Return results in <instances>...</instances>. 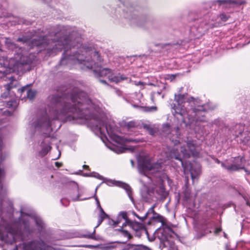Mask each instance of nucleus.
Listing matches in <instances>:
<instances>
[{
	"label": "nucleus",
	"mask_w": 250,
	"mask_h": 250,
	"mask_svg": "<svg viewBox=\"0 0 250 250\" xmlns=\"http://www.w3.org/2000/svg\"><path fill=\"white\" fill-rule=\"evenodd\" d=\"M155 207V205H153L152 207L149 208L147 211L145 215L143 216V218L146 219L147 217H149V215L154 214L155 212L154 209Z\"/></svg>",
	"instance_id": "nucleus-30"
},
{
	"label": "nucleus",
	"mask_w": 250,
	"mask_h": 250,
	"mask_svg": "<svg viewBox=\"0 0 250 250\" xmlns=\"http://www.w3.org/2000/svg\"><path fill=\"white\" fill-rule=\"evenodd\" d=\"M95 229H96L94 228V229L92 233L90 232H87L83 234L82 235V236L84 238L92 239H94V240L97 239L95 236V232H96Z\"/></svg>",
	"instance_id": "nucleus-27"
},
{
	"label": "nucleus",
	"mask_w": 250,
	"mask_h": 250,
	"mask_svg": "<svg viewBox=\"0 0 250 250\" xmlns=\"http://www.w3.org/2000/svg\"><path fill=\"white\" fill-rule=\"evenodd\" d=\"M220 120L219 119H216L213 122L212 124L214 125H215L217 126L219 125H220Z\"/></svg>",
	"instance_id": "nucleus-43"
},
{
	"label": "nucleus",
	"mask_w": 250,
	"mask_h": 250,
	"mask_svg": "<svg viewBox=\"0 0 250 250\" xmlns=\"http://www.w3.org/2000/svg\"><path fill=\"white\" fill-rule=\"evenodd\" d=\"M48 139V138H45L41 144L42 150L39 151V155L41 157L46 155L51 148L50 143Z\"/></svg>",
	"instance_id": "nucleus-17"
},
{
	"label": "nucleus",
	"mask_w": 250,
	"mask_h": 250,
	"mask_svg": "<svg viewBox=\"0 0 250 250\" xmlns=\"http://www.w3.org/2000/svg\"><path fill=\"white\" fill-rule=\"evenodd\" d=\"M5 44L6 48L14 52V57L9 63V67L13 72H23V66L30 64L32 60L27 56L26 50L22 47H19L10 39L5 38Z\"/></svg>",
	"instance_id": "nucleus-7"
},
{
	"label": "nucleus",
	"mask_w": 250,
	"mask_h": 250,
	"mask_svg": "<svg viewBox=\"0 0 250 250\" xmlns=\"http://www.w3.org/2000/svg\"><path fill=\"white\" fill-rule=\"evenodd\" d=\"M64 201H66V199H62V200H61V203H62V205H64V206H66L67 205H64V203H63V202H64Z\"/></svg>",
	"instance_id": "nucleus-52"
},
{
	"label": "nucleus",
	"mask_w": 250,
	"mask_h": 250,
	"mask_svg": "<svg viewBox=\"0 0 250 250\" xmlns=\"http://www.w3.org/2000/svg\"><path fill=\"white\" fill-rule=\"evenodd\" d=\"M244 0H216L214 3H218L219 5H232L237 6L244 4Z\"/></svg>",
	"instance_id": "nucleus-15"
},
{
	"label": "nucleus",
	"mask_w": 250,
	"mask_h": 250,
	"mask_svg": "<svg viewBox=\"0 0 250 250\" xmlns=\"http://www.w3.org/2000/svg\"><path fill=\"white\" fill-rule=\"evenodd\" d=\"M28 213H25L21 209V217L17 224V229H14L8 226L0 228V239L6 243L12 244L16 243L18 239L21 241L25 240L33 232V229L30 227V219Z\"/></svg>",
	"instance_id": "nucleus-5"
},
{
	"label": "nucleus",
	"mask_w": 250,
	"mask_h": 250,
	"mask_svg": "<svg viewBox=\"0 0 250 250\" xmlns=\"http://www.w3.org/2000/svg\"><path fill=\"white\" fill-rule=\"evenodd\" d=\"M51 0H42V1L45 3H49L51 2Z\"/></svg>",
	"instance_id": "nucleus-50"
},
{
	"label": "nucleus",
	"mask_w": 250,
	"mask_h": 250,
	"mask_svg": "<svg viewBox=\"0 0 250 250\" xmlns=\"http://www.w3.org/2000/svg\"><path fill=\"white\" fill-rule=\"evenodd\" d=\"M139 123L135 121H131L127 122H125L124 126L127 128L128 130H131L133 128H138Z\"/></svg>",
	"instance_id": "nucleus-25"
},
{
	"label": "nucleus",
	"mask_w": 250,
	"mask_h": 250,
	"mask_svg": "<svg viewBox=\"0 0 250 250\" xmlns=\"http://www.w3.org/2000/svg\"><path fill=\"white\" fill-rule=\"evenodd\" d=\"M133 214L134 216H135L136 217H137L140 220H141V221H144L146 218H143V217H140L136 212H133Z\"/></svg>",
	"instance_id": "nucleus-41"
},
{
	"label": "nucleus",
	"mask_w": 250,
	"mask_h": 250,
	"mask_svg": "<svg viewBox=\"0 0 250 250\" xmlns=\"http://www.w3.org/2000/svg\"><path fill=\"white\" fill-rule=\"evenodd\" d=\"M163 223V217L158 213L155 212L149 217V220L147 222L148 225L154 224L155 223Z\"/></svg>",
	"instance_id": "nucleus-18"
},
{
	"label": "nucleus",
	"mask_w": 250,
	"mask_h": 250,
	"mask_svg": "<svg viewBox=\"0 0 250 250\" xmlns=\"http://www.w3.org/2000/svg\"><path fill=\"white\" fill-rule=\"evenodd\" d=\"M24 250H55L42 240H33L24 245Z\"/></svg>",
	"instance_id": "nucleus-12"
},
{
	"label": "nucleus",
	"mask_w": 250,
	"mask_h": 250,
	"mask_svg": "<svg viewBox=\"0 0 250 250\" xmlns=\"http://www.w3.org/2000/svg\"><path fill=\"white\" fill-rule=\"evenodd\" d=\"M160 240V248L161 250H177L174 241L176 233L169 227L166 226L162 229L158 228L155 233Z\"/></svg>",
	"instance_id": "nucleus-8"
},
{
	"label": "nucleus",
	"mask_w": 250,
	"mask_h": 250,
	"mask_svg": "<svg viewBox=\"0 0 250 250\" xmlns=\"http://www.w3.org/2000/svg\"><path fill=\"white\" fill-rule=\"evenodd\" d=\"M125 17L128 19L132 26L136 25L140 27H145L146 25L148 24L149 20L146 16H138L137 11L132 5L125 6L124 9Z\"/></svg>",
	"instance_id": "nucleus-9"
},
{
	"label": "nucleus",
	"mask_w": 250,
	"mask_h": 250,
	"mask_svg": "<svg viewBox=\"0 0 250 250\" xmlns=\"http://www.w3.org/2000/svg\"><path fill=\"white\" fill-rule=\"evenodd\" d=\"M119 230L121 235L126 237L127 238V240H128L131 237V235L128 231L124 230L122 228L120 229Z\"/></svg>",
	"instance_id": "nucleus-31"
},
{
	"label": "nucleus",
	"mask_w": 250,
	"mask_h": 250,
	"mask_svg": "<svg viewBox=\"0 0 250 250\" xmlns=\"http://www.w3.org/2000/svg\"><path fill=\"white\" fill-rule=\"evenodd\" d=\"M172 132H175V135H176V138H179L180 137V133L179 132V127H176L174 130H172Z\"/></svg>",
	"instance_id": "nucleus-34"
},
{
	"label": "nucleus",
	"mask_w": 250,
	"mask_h": 250,
	"mask_svg": "<svg viewBox=\"0 0 250 250\" xmlns=\"http://www.w3.org/2000/svg\"><path fill=\"white\" fill-rule=\"evenodd\" d=\"M108 223L110 225H112L114 226H116L117 225H118V224L119 223V222H118V221L116 222L112 219H109Z\"/></svg>",
	"instance_id": "nucleus-38"
},
{
	"label": "nucleus",
	"mask_w": 250,
	"mask_h": 250,
	"mask_svg": "<svg viewBox=\"0 0 250 250\" xmlns=\"http://www.w3.org/2000/svg\"><path fill=\"white\" fill-rule=\"evenodd\" d=\"M120 1H121L122 0H119Z\"/></svg>",
	"instance_id": "nucleus-59"
},
{
	"label": "nucleus",
	"mask_w": 250,
	"mask_h": 250,
	"mask_svg": "<svg viewBox=\"0 0 250 250\" xmlns=\"http://www.w3.org/2000/svg\"><path fill=\"white\" fill-rule=\"evenodd\" d=\"M83 167L85 169H87V168H89V167H88V166H87V165H83Z\"/></svg>",
	"instance_id": "nucleus-53"
},
{
	"label": "nucleus",
	"mask_w": 250,
	"mask_h": 250,
	"mask_svg": "<svg viewBox=\"0 0 250 250\" xmlns=\"http://www.w3.org/2000/svg\"><path fill=\"white\" fill-rule=\"evenodd\" d=\"M35 222L37 227L38 228V230L40 232L42 231L45 228V224L43 222V221L39 217H36L34 218Z\"/></svg>",
	"instance_id": "nucleus-26"
},
{
	"label": "nucleus",
	"mask_w": 250,
	"mask_h": 250,
	"mask_svg": "<svg viewBox=\"0 0 250 250\" xmlns=\"http://www.w3.org/2000/svg\"><path fill=\"white\" fill-rule=\"evenodd\" d=\"M220 18L221 19V20L224 21H227L228 19V16L226 14H220Z\"/></svg>",
	"instance_id": "nucleus-36"
},
{
	"label": "nucleus",
	"mask_w": 250,
	"mask_h": 250,
	"mask_svg": "<svg viewBox=\"0 0 250 250\" xmlns=\"http://www.w3.org/2000/svg\"><path fill=\"white\" fill-rule=\"evenodd\" d=\"M80 196V195L79 194H78L75 197L72 196V197H71V200L73 201H77L80 200L79 199Z\"/></svg>",
	"instance_id": "nucleus-40"
},
{
	"label": "nucleus",
	"mask_w": 250,
	"mask_h": 250,
	"mask_svg": "<svg viewBox=\"0 0 250 250\" xmlns=\"http://www.w3.org/2000/svg\"><path fill=\"white\" fill-rule=\"evenodd\" d=\"M18 92L21 93L25 92L27 97L30 100L33 99L36 95V91L31 89H29L27 86L23 87L21 89H19Z\"/></svg>",
	"instance_id": "nucleus-19"
},
{
	"label": "nucleus",
	"mask_w": 250,
	"mask_h": 250,
	"mask_svg": "<svg viewBox=\"0 0 250 250\" xmlns=\"http://www.w3.org/2000/svg\"><path fill=\"white\" fill-rule=\"evenodd\" d=\"M130 162L131 163L132 166H133L134 165V162L133 160H130Z\"/></svg>",
	"instance_id": "nucleus-54"
},
{
	"label": "nucleus",
	"mask_w": 250,
	"mask_h": 250,
	"mask_svg": "<svg viewBox=\"0 0 250 250\" xmlns=\"http://www.w3.org/2000/svg\"><path fill=\"white\" fill-rule=\"evenodd\" d=\"M143 127L144 129L148 131L149 134L153 135L154 134L155 131L154 129L152 127H151L149 125L146 124H143Z\"/></svg>",
	"instance_id": "nucleus-29"
},
{
	"label": "nucleus",
	"mask_w": 250,
	"mask_h": 250,
	"mask_svg": "<svg viewBox=\"0 0 250 250\" xmlns=\"http://www.w3.org/2000/svg\"><path fill=\"white\" fill-rule=\"evenodd\" d=\"M95 198L96 202V204L97 205V207L99 208L100 210H101V208H103L101 206L100 201L99 199H98L97 197L95 195Z\"/></svg>",
	"instance_id": "nucleus-39"
},
{
	"label": "nucleus",
	"mask_w": 250,
	"mask_h": 250,
	"mask_svg": "<svg viewBox=\"0 0 250 250\" xmlns=\"http://www.w3.org/2000/svg\"><path fill=\"white\" fill-rule=\"evenodd\" d=\"M89 176H92V177H96L99 179H103V177L102 176L100 175L99 173H96V172H92V173H91L90 174V175H89Z\"/></svg>",
	"instance_id": "nucleus-33"
},
{
	"label": "nucleus",
	"mask_w": 250,
	"mask_h": 250,
	"mask_svg": "<svg viewBox=\"0 0 250 250\" xmlns=\"http://www.w3.org/2000/svg\"><path fill=\"white\" fill-rule=\"evenodd\" d=\"M160 93H161L160 92H158V94H160Z\"/></svg>",
	"instance_id": "nucleus-58"
},
{
	"label": "nucleus",
	"mask_w": 250,
	"mask_h": 250,
	"mask_svg": "<svg viewBox=\"0 0 250 250\" xmlns=\"http://www.w3.org/2000/svg\"><path fill=\"white\" fill-rule=\"evenodd\" d=\"M10 82L9 83L5 84L4 87L5 90H11L12 89L16 87L18 84V82L15 80L13 77H11L9 79Z\"/></svg>",
	"instance_id": "nucleus-22"
},
{
	"label": "nucleus",
	"mask_w": 250,
	"mask_h": 250,
	"mask_svg": "<svg viewBox=\"0 0 250 250\" xmlns=\"http://www.w3.org/2000/svg\"><path fill=\"white\" fill-rule=\"evenodd\" d=\"M108 79L110 82H114L116 83H120L125 80H127L129 82H130L131 79L126 77L124 74H121L119 73L118 75H116L113 74L112 72L110 75H108Z\"/></svg>",
	"instance_id": "nucleus-16"
},
{
	"label": "nucleus",
	"mask_w": 250,
	"mask_h": 250,
	"mask_svg": "<svg viewBox=\"0 0 250 250\" xmlns=\"http://www.w3.org/2000/svg\"><path fill=\"white\" fill-rule=\"evenodd\" d=\"M104 182L109 186L115 185L125 189L132 202L134 203V199L132 196L131 188L129 185L120 181H112L111 180H106Z\"/></svg>",
	"instance_id": "nucleus-14"
},
{
	"label": "nucleus",
	"mask_w": 250,
	"mask_h": 250,
	"mask_svg": "<svg viewBox=\"0 0 250 250\" xmlns=\"http://www.w3.org/2000/svg\"><path fill=\"white\" fill-rule=\"evenodd\" d=\"M3 147V144L0 138V196L3 192L2 182L5 174L3 162L7 156L6 153L2 151Z\"/></svg>",
	"instance_id": "nucleus-13"
},
{
	"label": "nucleus",
	"mask_w": 250,
	"mask_h": 250,
	"mask_svg": "<svg viewBox=\"0 0 250 250\" xmlns=\"http://www.w3.org/2000/svg\"><path fill=\"white\" fill-rule=\"evenodd\" d=\"M99 81L103 83V84H107V83L106 82V81L104 80H102V79H99Z\"/></svg>",
	"instance_id": "nucleus-48"
},
{
	"label": "nucleus",
	"mask_w": 250,
	"mask_h": 250,
	"mask_svg": "<svg viewBox=\"0 0 250 250\" xmlns=\"http://www.w3.org/2000/svg\"><path fill=\"white\" fill-rule=\"evenodd\" d=\"M133 224H134V226H131L134 230L136 231H138L142 228V224L140 223H139L138 222H133Z\"/></svg>",
	"instance_id": "nucleus-32"
},
{
	"label": "nucleus",
	"mask_w": 250,
	"mask_h": 250,
	"mask_svg": "<svg viewBox=\"0 0 250 250\" xmlns=\"http://www.w3.org/2000/svg\"><path fill=\"white\" fill-rule=\"evenodd\" d=\"M183 89V87H181L179 88V90H178V93H181L182 94V90Z\"/></svg>",
	"instance_id": "nucleus-51"
},
{
	"label": "nucleus",
	"mask_w": 250,
	"mask_h": 250,
	"mask_svg": "<svg viewBox=\"0 0 250 250\" xmlns=\"http://www.w3.org/2000/svg\"><path fill=\"white\" fill-rule=\"evenodd\" d=\"M213 159L216 163L218 164H220L221 165V167L228 171H236L239 169L242 168V158L240 157L233 158L230 160L231 162L230 165L228 160H226L225 162H223L214 157L213 158Z\"/></svg>",
	"instance_id": "nucleus-10"
},
{
	"label": "nucleus",
	"mask_w": 250,
	"mask_h": 250,
	"mask_svg": "<svg viewBox=\"0 0 250 250\" xmlns=\"http://www.w3.org/2000/svg\"><path fill=\"white\" fill-rule=\"evenodd\" d=\"M126 149L125 148H121L120 149V153H123V152H124Z\"/></svg>",
	"instance_id": "nucleus-49"
},
{
	"label": "nucleus",
	"mask_w": 250,
	"mask_h": 250,
	"mask_svg": "<svg viewBox=\"0 0 250 250\" xmlns=\"http://www.w3.org/2000/svg\"><path fill=\"white\" fill-rule=\"evenodd\" d=\"M17 41L28 44L30 48L36 46L46 50L49 55H55L63 50L60 65L83 64L86 68L93 69L97 78H108L112 73L111 69L103 68L99 64L103 60L98 52L82 46L80 35L74 31L71 33L67 31L65 26L55 27L43 36L36 37L31 40L23 36Z\"/></svg>",
	"instance_id": "nucleus-2"
},
{
	"label": "nucleus",
	"mask_w": 250,
	"mask_h": 250,
	"mask_svg": "<svg viewBox=\"0 0 250 250\" xmlns=\"http://www.w3.org/2000/svg\"><path fill=\"white\" fill-rule=\"evenodd\" d=\"M129 141H130V142H133V141H135V140H129Z\"/></svg>",
	"instance_id": "nucleus-57"
},
{
	"label": "nucleus",
	"mask_w": 250,
	"mask_h": 250,
	"mask_svg": "<svg viewBox=\"0 0 250 250\" xmlns=\"http://www.w3.org/2000/svg\"><path fill=\"white\" fill-rule=\"evenodd\" d=\"M10 94V90H7L1 94V97L3 98H6Z\"/></svg>",
	"instance_id": "nucleus-35"
},
{
	"label": "nucleus",
	"mask_w": 250,
	"mask_h": 250,
	"mask_svg": "<svg viewBox=\"0 0 250 250\" xmlns=\"http://www.w3.org/2000/svg\"><path fill=\"white\" fill-rule=\"evenodd\" d=\"M124 250H150V249L142 245L127 244L124 248Z\"/></svg>",
	"instance_id": "nucleus-20"
},
{
	"label": "nucleus",
	"mask_w": 250,
	"mask_h": 250,
	"mask_svg": "<svg viewBox=\"0 0 250 250\" xmlns=\"http://www.w3.org/2000/svg\"><path fill=\"white\" fill-rule=\"evenodd\" d=\"M217 19V15L210 12H203L195 15L190 13L189 15V19L191 20L189 25L190 35L195 39H199L207 30L216 26Z\"/></svg>",
	"instance_id": "nucleus-6"
},
{
	"label": "nucleus",
	"mask_w": 250,
	"mask_h": 250,
	"mask_svg": "<svg viewBox=\"0 0 250 250\" xmlns=\"http://www.w3.org/2000/svg\"><path fill=\"white\" fill-rule=\"evenodd\" d=\"M221 230H222L221 228H220V227H219V228H216L215 229V230L214 233H215V234H217V233H219Z\"/></svg>",
	"instance_id": "nucleus-44"
},
{
	"label": "nucleus",
	"mask_w": 250,
	"mask_h": 250,
	"mask_svg": "<svg viewBox=\"0 0 250 250\" xmlns=\"http://www.w3.org/2000/svg\"><path fill=\"white\" fill-rule=\"evenodd\" d=\"M55 166L57 167H62V164L61 163H59V162H55Z\"/></svg>",
	"instance_id": "nucleus-47"
},
{
	"label": "nucleus",
	"mask_w": 250,
	"mask_h": 250,
	"mask_svg": "<svg viewBox=\"0 0 250 250\" xmlns=\"http://www.w3.org/2000/svg\"><path fill=\"white\" fill-rule=\"evenodd\" d=\"M185 196L187 200H188L190 198V194L188 193V191H185Z\"/></svg>",
	"instance_id": "nucleus-42"
},
{
	"label": "nucleus",
	"mask_w": 250,
	"mask_h": 250,
	"mask_svg": "<svg viewBox=\"0 0 250 250\" xmlns=\"http://www.w3.org/2000/svg\"><path fill=\"white\" fill-rule=\"evenodd\" d=\"M135 84L136 85H141V86L143 85V83L141 81H139L138 82H135Z\"/></svg>",
	"instance_id": "nucleus-46"
},
{
	"label": "nucleus",
	"mask_w": 250,
	"mask_h": 250,
	"mask_svg": "<svg viewBox=\"0 0 250 250\" xmlns=\"http://www.w3.org/2000/svg\"><path fill=\"white\" fill-rule=\"evenodd\" d=\"M236 129H238V132H235V135L236 137H238L240 135H242L244 131V126L240 125H236L235 126Z\"/></svg>",
	"instance_id": "nucleus-28"
},
{
	"label": "nucleus",
	"mask_w": 250,
	"mask_h": 250,
	"mask_svg": "<svg viewBox=\"0 0 250 250\" xmlns=\"http://www.w3.org/2000/svg\"><path fill=\"white\" fill-rule=\"evenodd\" d=\"M138 167L141 173H144L152 170L157 171L160 168L161 165L152 163L150 159L143 157L139 160Z\"/></svg>",
	"instance_id": "nucleus-11"
},
{
	"label": "nucleus",
	"mask_w": 250,
	"mask_h": 250,
	"mask_svg": "<svg viewBox=\"0 0 250 250\" xmlns=\"http://www.w3.org/2000/svg\"><path fill=\"white\" fill-rule=\"evenodd\" d=\"M250 136H246L245 138L242 140V142L244 144L246 145L248 143V142L250 141Z\"/></svg>",
	"instance_id": "nucleus-37"
},
{
	"label": "nucleus",
	"mask_w": 250,
	"mask_h": 250,
	"mask_svg": "<svg viewBox=\"0 0 250 250\" xmlns=\"http://www.w3.org/2000/svg\"><path fill=\"white\" fill-rule=\"evenodd\" d=\"M157 110V107L156 106H151L149 107V111H156Z\"/></svg>",
	"instance_id": "nucleus-45"
},
{
	"label": "nucleus",
	"mask_w": 250,
	"mask_h": 250,
	"mask_svg": "<svg viewBox=\"0 0 250 250\" xmlns=\"http://www.w3.org/2000/svg\"><path fill=\"white\" fill-rule=\"evenodd\" d=\"M156 192L159 196L158 198L160 200H165L167 196V193L163 185H160L156 188Z\"/></svg>",
	"instance_id": "nucleus-21"
},
{
	"label": "nucleus",
	"mask_w": 250,
	"mask_h": 250,
	"mask_svg": "<svg viewBox=\"0 0 250 250\" xmlns=\"http://www.w3.org/2000/svg\"><path fill=\"white\" fill-rule=\"evenodd\" d=\"M98 187H99L98 186V187L96 188V189H95V192L97 191V189H98Z\"/></svg>",
	"instance_id": "nucleus-56"
},
{
	"label": "nucleus",
	"mask_w": 250,
	"mask_h": 250,
	"mask_svg": "<svg viewBox=\"0 0 250 250\" xmlns=\"http://www.w3.org/2000/svg\"><path fill=\"white\" fill-rule=\"evenodd\" d=\"M187 94L178 93L174 95V100L177 104L171 105L172 113L174 116L179 115L181 116L184 123L186 119L188 123L195 124L198 122H206V113L209 109L213 108L209 107L208 104H202L201 101L199 98L193 97L187 98Z\"/></svg>",
	"instance_id": "nucleus-3"
},
{
	"label": "nucleus",
	"mask_w": 250,
	"mask_h": 250,
	"mask_svg": "<svg viewBox=\"0 0 250 250\" xmlns=\"http://www.w3.org/2000/svg\"><path fill=\"white\" fill-rule=\"evenodd\" d=\"M175 146L166 153L167 157L168 159H174L178 161L180 165L183 168L185 173L189 172L191 178L193 180L195 179L200 173V167L199 165L194 166L190 163L185 162L183 158H189L191 155L196 156L198 154V152L196 149V145L195 142L193 140H188L187 142V149L185 146L180 145L179 141L176 139L172 140Z\"/></svg>",
	"instance_id": "nucleus-4"
},
{
	"label": "nucleus",
	"mask_w": 250,
	"mask_h": 250,
	"mask_svg": "<svg viewBox=\"0 0 250 250\" xmlns=\"http://www.w3.org/2000/svg\"><path fill=\"white\" fill-rule=\"evenodd\" d=\"M171 77H172V79H174V78H175V76H174V75H172L171 76Z\"/></svg>",
	"instance_id": "nucleus-55"
},
{
	"label": "nucleus",
	"mask_w": 250,
	"mask_h": 250,
	"mask_svg": "<svg viewBox=\"0 0 250 250\" xmlns=\"http://www.w3.org/2000/svg\"><path fill=\"white\" fill-rule=\"evenodd\" d=\"M48 113L45 111L38 117L31 125L35 132L43 134L53 129H58L62 122L83 119L91 129L100 135L104 142L111 140L119 142L122 138L117 134L113 125L108 121L106 116L99 113L98 106L93 103L87 94L78 88H74L64 94L55 93L48 97Z\"/></svg>",
	"instance_id": "nucleus-1"
},
{
	"label": "nucleus",
	"mask_w": 250,
	"mask_h": 250,
	"mask_svg": "<svg viewBox=\"0 0 250 250\" xmlns=\"http://www.w3.org/2000/svg\"><path fill=\"white\" fill-rule=\"evenodd\" d=\"M120 216L125 220V222L123 224L122 227H125L126 225L129 226H134V224H133V222L129 220L127 216V213L125 211H122L120 213Z\"/></svg>",
	"instance_id": "nucleus-24"
},
{
	"label": "nucleus",
	"mask_w": 250,
	"mask_h": 250,
	"mask_svg": "<svg viewBox=\"0 0 250 250\" xmlns=\"http://www.w3.org/2000/svg\"><path fill=\"white\" fill-rule=\"evenodd\" d=\"M108 218H109L108 214L104 211L103 208H101L98 215V223L97 226L95 227V229L98 228L102 224L104 219Z\"/></svg>",
	"instance_id": "nucleus-23"
}]
</instances>
